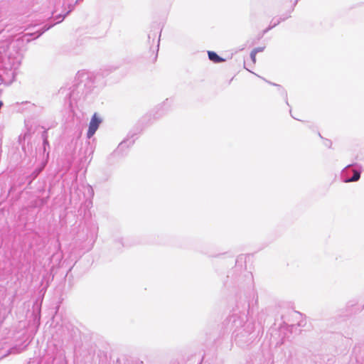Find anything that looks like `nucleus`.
<instances>
[{"mask_svg": "<svg viewBox=\"0 0 364 364\" xmlns=\"http://www.w3.org/2000/svg\"><path fill=\"white\" fill-rule=\"evenodd\" d=\"M250 308L249 303H245L242 309L239 311L235 309L225 321V325L230 329H233L232 337L236 345L241 348L249 346L254 340L255 335L254 333L255 325L252 322L247 321V312Z\"/></svg>", "mask_w": 364, "mask_h": 364, "instance_id": "obj_1", "label": "nucleus"}, {"mask_svg": "<svg viewBox=\"0 0 364 364\" xmlns=\"http://www.w3.org/2000/svg\"><path fill=\"white\" fill-rule=\"evenodd\" d=\"M95 76L93 73L85 70L79 71L74 80L73 85L68 89L62 87L60 93L65 95L66 98L70 100V104L73 102H77L81 99H84L95 87Z\"/></svg>", "mask_w": 364, "mask_h": 364, "instance_id": "obj_2", "label": "nucleus"}, {"mask_svg": "<svg viewBox=\"0 0 364 364\" xmlns=\"http://www.w3.org/2000/svg\"><path fill=\"white\" fill-rule=\"evenodd\" d=\"M355 164H349L346 166L341 173V178L344 183L358 181L360 178L361 168H357Z\"/></svg>", "mask_w": 364, "mask_h": 364, "instance_id": "obj_3", "label": "nucleus"}, {"mask_svg": "<svg viewBox=\"0 0 364 364\" xmlns=\"http://www.w3.org/2000/svg\"><path fill=\"white\" fill-rule=\"evenodd\" d=\"M101 122L102 119L97 116L96 113L94 114L89 124L88 130L87 132V138H91L95 134Z\"/></svg>", "mask_w": 364, "mask_h": 364, "instance_id": "obj_4", "label": "nucleus"}, {"mask_svg": "<svg viewBox=\"0 0 364 364\" xmlns=\"http://www.w3.org/2000/svg\"><path fill=\"white\" fill-rule=\"evenodd\" d=\"M355 359L357 364H364V346H358L353 349ZM354 364V363H349Z\"/></svg>", "mask_w": 364, "mask_h": 364, "instance_id": "obj_5", "label": "nucleus"}, {"mask_svg": "<svg viewBox=\"0 0 364 364\" xmlns=\"http://www.w3.org/2000/svg\"><path fill=\"white\" fill-rule=\"evenodd\" d=\"M290 14H291V11H289V14L282 15L278 18H277V17L273 18L270 22V28H274L276 26L279 24L281 22L284 21L286 19L289 18L291 16Z\"/></svg>", "mask_w": 364, "mask_h": 364, "instance_id": "obj_6", "label": "nucleus"}, {"mask_svg": "<svg viewBox=\"0 0 364 364\" xmlns=\"http://www.w3.org/2000/svg\"><path fill=\"white\" fill-rule=\"evenodd\" d=\"M208 58L210 60L215 63H219L221 62L225 61V59L219 56L214 51H208Z\"/></svg>", "mask_w": 364, "mask_h": 364, "instance_id": "obj_7", "label": "nucleus"}, {"mask_svg": "<svg viewBox=\"0 0 364 364\" xmlns=\"http://www.w3.org/2000/svg\"><path fill=\"white\" fill-rule=\"evenodd\" d=\"M54 24H50V25H45L42 27L41 29L37 31L36 33H26L25 35V36H32L33 35H35L36 33H37L36 36L35 37V38H38L40 37L43 33H44L46 31H47L48 30H49L50 28H52Z\"/></svg>", "mask_w": 364, "mask_h": 364, "instance_id": "obj_8", "label": "nucleus"}, {"mask_svg": "<svg viewBox=\"0 0 364 364\" xmlns=\"http://www.w3.org/2000/svg\"><path fill=\"white\" fill-rule=\"evenodd\" d=\"M70 9L65 14H59L55 16V19L57 20V23L61 22L74 9V5H70Z\"/></svg>", "mask_w": 364, "mask_h": 364, "instance_id": "obj_9", "label": "nucleus"}, {"mask_svg": "<svg viewBox=\"0 0 364 364\" xmlns=\"http://www.w3.org/2000/svg\"><path fill=\"white\" fill-rule=\"evenodd\" d=\"M134 139H127L126 140H124L119 144V145L118 146V149H122L126 146H129L134 143Z\"/></svg>", "mask_w": 364, "mask_h": 364, "instance_id": "obj_10", "label": "nucleus"}, {"mask_svg": "<svg viewBox=\"0 0 364 364\" xmlns=\"http://www.w3.org/2000/svg\"><path fill=\"white\" fill-rule=\"evenodd\" d=\"M269 84L272 85H274V86H276L278 87V90L279 92L283 95L286 98H287V92L285 91V90L280 85H278V84H276V83H274V82H271L269 81H267L266 80Z\"/></svg>", "mask_w": 364, "mask_h": 364, "instance_id": "obj_11", "label": "nucleus"}, {"mask_svg": "<svg viewBox=\"0 0 364 364\" xmlns=\"http://www.w3.org/2000/svg\"><path fill=\"white\" fill-rule=\"evenodd\" d=\"M42 138L43 140V146L46 149V146H49L48 140V133L47 131H44L42 134Z\"/></svg>", "mask_w": 364, "mask_h": 364, "instance_id": "obj_12", "label": "nucleus"}, {"mask_svg": "<svg viewBox=\"0 0 364 364\" xmlns=\"http://www.w3.org/2000/svg\"><path fill=\"white\" fill-rule=\"evenodd\" d=\"M256 53L255 52H254L253 50L251 51L250 53V58H251V60H252L253 63H255L256 62Z\"/></svg>", "mask_w": 364, "mask_h": 364, "instance_id": "obj_13", "label": "nucleus"}, {"mask_svg": "<svg viewBox=\"0 0 364 364\" xmlns=\"http://www.w3.org/2000/svg\"><path fill=\"white\" fill-rule=\"evenodd\" d=\"M264 50V47H257L254 48L252 50L255 52V53H258L259 52H262Z\"/></svg>", "mask_w": 364, "mask_h": 364, "instance_id": "obj_14", "label": "nucleus"}, {"mask_svg": "<svg viewBox=\"0 0 364 364\" xmlns=\"http://www.w3.org/2000/svg\"><path fill=\"white\" fill-rule=\"evenodd\" d=\"M331 144H332L331 141L330 140H328V139H326L325 143H324V144L326 146H328V147H330L331 146Z\"/></svg>", "mask_w": 364, "mask_h": 364, "instance_id": "obj_15", "label": "nucleus"}, {"mask_svg": "<svg viewBox=\"0 0 364 364\" xmlns=\"http://www.w3.org/2000/svg\"><path fill=\"white\" fill-rule=\"evenodd\" d=\"M272 28H270V25L269 26V27H267L264 31V33H266L267 32H268L269 30H271Z\"/></svg>", "mask_w": 364, "mask_h": 364, "instance_id": "obj_16", "label": "nucleus"}, {"mask_svg": "<svg viewBox=\"0 0 364 364\" xmlns=\"http://www.w3.org/2000/svg\"><path fill=\"white\" fill-rule=\"evenodd\" d=\"M297 2H298V0H296L295 1H294V6L296 5Z\"/></svg>", "mask_w": 364, "mask_h": 364, "instance_id": "obj_17", "label": "nucleus"}, {"mask_svg": "<svg viewBox=\"0 0 364 364\" xmlns=\"http://www.w3.org/2000/svg\"><path fill=\"white\" fill-rule=\"evenodd\" d=\"M11 352L14 353V348H11Z\"/></svg>", "mask_w": 364, "mask_h": 364, "instance_id": "obj_18", "label": "nucleus"}, {"mask_svg": "<svg viewBox=\"0 0 364 364\" xmlns=\"http://www.w3.org/2000/svg\"><path fill=\"white\" fill-rule=\"evenodd\" d=\"M38 173H39V171H38V172L35 174V176H36L37 175H38Z\"/></svg>", "mask_w": 364, "mask_h": 364, "instance_id": "obj_19", "label": "nucleus"}, {"mask_svg": "<svg viewBox=\"0 0 364 364\" xmlns=\"http://www.w3.org/2000/svg\"><path fill=\"white\" fill-rule=\"evenodd\" d=\"M295 314H298V315L301 316V314H300L299 312H295Z\"/></svg>", "mask_w": 364, "mask_h": 364, "instance_id": "obj_20", "label": "nucleus"}]
</instances>
